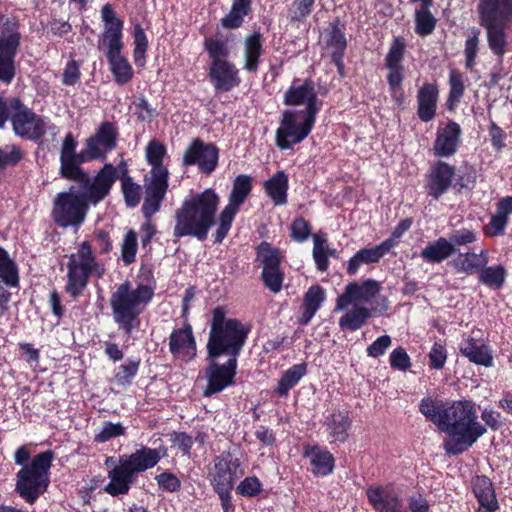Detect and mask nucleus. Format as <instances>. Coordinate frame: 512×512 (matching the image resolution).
<instances>
[{
    "label": "nucleus",
    "mask_w": 512,
    "mask_h": 512,
    "mask_svg": "<svg viewBox=\"0 0 512 512\" xmlns=\"http://www.w3.org/2000/svg\"><path fill=\"white\" fill-rule=\"evenodd\" d=\"M477 419V410L471 401L447 402L439 428L448 435L444 441L446 453L457 455L468 450L486 432Z\"/></svg>",
    "instance_id": "f257e3e1"
},
{
    "label": "nucleus",
    "mask_w": 512,
    "mask_h": 512,
    "mask_svg": "<svg viewBox=\"0 0 512 512\" xmlns=\"http://www.w3.org/2000/svg\"><path fill=\"white\" fill-rule=\"evenodd\" d=\"M219 201V196L212 189L187 196L175 211L173 235L177 238L192 236L199 240L206 239L215 224Z\"/></svg>",
    "instance_id": "f03ea898"
},
{
    "label": "nucleus",
    "mask_w": 512,
    "mask_h": 512,
    "mask_svg": "<svg viewBox=\"0 0 512 512\" xmlns=\"http://www.w3.org/2000/svg\"><path fill=\"white\" fill-rule=\"evenodd\" d=\"M154 295L148 285L133 288L125 282L118 285L110 296V306L115 323L130 334L139 325L138 317L145 310Z\"/></svg>",
    "instance_id": "7ed1b4c3"
},
{
    "label": "nucleus",
    "mask_w": 512,
    "mask_h": 512,
    "mask_svg": "<svg viewBox=\"0 0 512 512\" xmlns=\"http://www.w3.org/2000/svg\"><path fill=\"white\" fill-rule=\"evenodd\" d=\"M478 13L490 50L502 57L508 46L506 30L512 23V0H479Z\"/></svg>",
    "instance_id": "20e7f679"
},
{
    "label": "nucleus",
    "mask_w": 512,
    "mask_h": 512,
    "mask_svg": "<svg viewBox=\"0 0 512 512\" xmlns=\"http://www.w3.org/2000/svg\"><path fill=\"white\" fill-rule=\"evenodd\" d=\"M247 333L248 330L238 320L225 317L223 308H215L207 343L208 356L214 359L221 354H226L230 358L237 359Z\"/></svg>",
    "instance_id": "39448f33"
},
{
    "label": "nucleus",
    "mask_w": 512,
    "mask_h": 512,
    "mask_svg": "<svg viewBox=\"0 0 512 512\" xmlns=\"http://www.w3.org/2000/svg\"><path fill=\"white\" fill-rule=\"evenodd\" d=\"M60 174L69 180L80 183L82 190H86L93 205L102 201L110 192L117 179V170L112 164H105L94 178L83 172L79 158L60 159Z\"/></svg>",
    "instance_id": "423d86ee"
},
{
    "label": "nucleus",
    "mask_w": 512,
    "mask_h": 512,
    "mask_svg": "<svg viewBox=\"0 0 512 512\" xmlns=\"http://www.w3.org/2000/svg\"><path fill=\"white\" fill-rule=\"evenodd\" d=\"M166 154L164 145L157 141H150L146 147V159L152 165L151 176L146 178L145 199L142 206L143 213L150 217L156 213L168 188V170L162 165Z\"/></svg>",
    "instance_id": "0eeeda50"
},
{
    "label": "nucleus",
    "mask_w": 512,
    "mask_h": 512,
    "mask_svg": "<svg viewBox=\"0 0 512 512\" xmlns=\"http://www.w3.org/2000/svg\"><path fill=\"white\" fill-rule=\"evenodd\" d=\"M52 459L51 451L42 452L18 472L16 490L28 503H33L46 490Z\"/></svg>",
    "instance_id": "6e6552de"
},
{
    "label": "nucleus",
    "mask_w": 512,
    "mask_h": 512,
    "mask_svg": "<svg viewBox=\"0 0 512 512\" xmlns=\"http://www.w3.org/2000/svg\"><path fill=\"white\" fill-rule=\"evenodd\" d=\"M89 204L93 203L86 190L71 187L55 196L52 217L61 227L79 226L85 220Z\"/></svg>",
    "instance_id": "1a4fd4ad"
},
{
    "label": "nucleus",
    "mask_w": 512,
    "mask_h": 512,
    "mask_svg": "<svg viewBox=\"0 0 512 512\" xmlns=\"http://www.w3.org/2000/svg\"><path fill=\"white\" fill-rule=\"evenodd\" d=\"M93 272L100 277L104 274V268L95 261L88 242H83L78 251L70 256L66 292L74 298L80 296Z\"/></svg>",
    "instance_id": "9d476101"
},
{
    "label": "nucleus",
    "mask_w": 512,
    "mask_h": 512,
    "mask_svg": "<svg viewBox=\"0 0 512 512\" xmlns=\"http://www.w3.org/2000/svg\"><path fill=\"white\" fill-rule=\"evenodd\" d=\"M316 116L295 109L282 112L280 126L276 130V144L281 150L292 148L302 142L311 132Z\"/></svg>",
    "instance_id": "9b49d317"
},
{
    "label": "nucleus",
    "mask_w": 512,
    "mask_h": 512,
    "mask_svg": "<svg viewBox=\"0 0 512 512\" xmlns=\"http://www.w3.org/2000/svg\"><path fill=\"white\" fill-rule=\"evenodd\" d=\"M252 179L248 175H238L229 196V202L222 210L219 217V226L215 233V242L220 243L231 228L234 216L239 211L252 189Z\"/></svg>",
    "instance_id": "f8f14e48"
},
{
    "label": "nucleus",
    "mask_w": 512,
    "mask_h": 512,
    "mask_svg": "<svg viewBox=\"0 0 512 512\" xmlns=\"http://www.w3.org/2000/svg\"><path fill=\"white\" fill-rule=\"evenodd\" d=\"M118 132L110 122H103L93 135L86 139L80 152L81 161L104 159L116 147Z\"/></svg>",
    "instance_id": "ddd939ff"
},
{
    "label": "nucleus",
    "mask_w": 512,
    "mask_h": 512,
    "mask_svg": "<svg viewBox=\"0 0 512 512\" xmlns=\"http://www.w3.org/2000/svg\"><path fill=\"white\" fill-rule=\"evenodd\" d=\"M244 474L239 458L230 453L216 457L210 471V482L215 491L232 490L236 479Z\"/></svg>",
    "instance_id": "4468645a"
},
{
    "label": "nucleus",
    "mask_w": 512,
    "mask_h": 512,
    "mask_svg": "<svg viewBox=\"0 0 512 512\" xmlns=\"http://www.w3.org/2000/svg\"><path fill=\"white\" fill-rule=\"evenodd\" d=\"M10 107L15 110L11 121L17 135L28 139H37L44 134L47 125L42 118L22 106L17 99L10 101Z\"/></svg>",
    "instance_id": "2eb2a0df"
},
{
    "label": "nucleus",
    "mask_w": 512,
    "mask_h": 512,
    "mask_svg": "<svg viewBox=\"0 0 512 512\" xmlns=\"http://www.w3.org/2000/svg\"><path fill=\"white\" fill-rule=\"evenodd\" d=\"M101 19L104 23L101 42L106 57L121 54L124 46L122 41L123 22L117 17L111 4L107 3L102 7Z\"/></svg>",
    "instance_id": "dca6fc26"
},
{
    "label": "nucleus",
    "mask_w": 512,
    "mask_h": 512,
    "mask_svg": "<svg viewBox=\"0 0 512 512\" xmlns=\"http://www.w3.org/2000/svg\"><path fill=\"white\" fill-rule=\"evenodd\" d=\"M284 103L288 106H303L304 110L298 111L313 116L317 115L322 106L315 85L310 80L293 83L285 92Z\"/></svg>",
    "instance_id": "f3484780"
},
{
    "label": "nucleus",
    "mask_w": 512,
    "mask_h": 512,
    "mask_svg": "<svg viewBox=\"0 0 512 512\" xmlns=\"http://www.w3.org/2000/svg\"><path fill=\"white\" fill-rule=\"evenodd\" d=\"M236 368V358H229L228 361L222 365L212 360L206 369L208 383L203 395L206 397L211 396L232 385L236 374Z\"/></svg>",
    "instance_id": "a211bd4d"
},
{
    "label": "nucleus",
    "mask_w": 512,
    "mask_h": 512,
    "mask_svg": "<svg viewBox=\"0 0 512 512\" xmlns=\"http://www.w3.org/2000/svg\"><path fill=\"white\" fill-rule=\"evenodd\" d=\"M379 290L380 286L374 280H366L361 284L349 283L345 287V291L337 298L335 310H344L349 305L366 304L379 293Z\"/></svg>",
    "instance_id": "6ab92c4d"
},
{
    "label": "nucleus",
    "mask_w": 512,
    "mask_h": 512,
    "mask_svg": "<svg viewBox=\"0 0 512 512\" xmlns=\"http://www.w3.org/2000/svg\"><path fill=\"white\" fill-rule=\"evenodd\" d=\"M218 150L212 144L205 145L196 139L186 149L183 155V164L186 166L197 164L199 169L210 174L217 166Z\"/></svg>",
    "instance_id": "aec40b11"
},
{
    "label": "nucleus",
    "mask_w": 512,
    "mask_h": 512,
    "mask_svg": "<svg viewBox=\"0 0 512 512\" xmlns=\"http://www.w3.org/2000/svg\"><path fill=\"white\" fill-rule=\"evenodd\" d=\"M19 46L17 33L0 37V81L10 83L15 75L14 56Z\"/></svg>",
    "instance_id": "412c9836"
},
{
    "label": "nucleus",
    "mask_w": 512,
    "mask_h": 512,
    "mask_svg": "<svg viewBox=\"0 0 512 512\" xmlns=\"http://www.w3.org/2000/svg\"><path fill=\"white\" fill-rule=\"evenodd\" d=\"M209 77L216 91H230L240 83L238 70L229 61L212 62Z\"/></svg>",
    "instance_id": "4be33fe9"
},
{
    "label": "nucleus",
    "mask_w": 512,
    "mask_h": 512,
    "mask_svg": "<svg viewBox=\"0 0 512 512\" xmlns=\"http://www.w3.org/2000/svg\"><path fill=\"white\" fill-rule=\"evenodd\" d=\"M369 503L377 512H403L404 502L393 489L370 487L367 490Z\"/></svg>",
    "instance_id": "5701e85b"
},
{
    "label": "nucleus",
    "mask_w": 512,
    "mask_h": 512,
    "mask_svg": "<svg viewBox=\"0 0 512 512\" xmlns=\"http://www.w3.org/2000/svg\"><path fill=\"white\" fill-rule=\"evenodd\" d=\"M169 350L174 357L184 361L192 360L195 357L196 343L190 325L176 329L171 333L169 338Z\"/></svg>",
    "instance_id": "b1692460"
},
{
    "label": "nucleus",
    "mask_w": 512,
    "mask_h": 512,
    "mask_svg": "<svg viewBox=\"0 0 512 512\" xmlns=\"http://www.w3.org/2000/svg\"><path fill=\"white\" fill-rule=\"evenodd\" d=\"M460 134V126L455 122H449L444 127H439L433 146L435 155L438 157L454 155L460 143Z\"/></svg>",
    "instance_id": "393cba45"
},
{
    "label": "nucleus",
    "mask_w": 512,
    "mask_h": 512,
    "mask_svg": "<svg viewBox=\"0 0 512 512\" xmlns=\"http://www.w3.org/2000/svg\"><path fill=\"white\" fill-rule=\"evenodd\" d=\"M455 168L445 162H437L432 166L427 183L428 194L438 199L451 185Z\"/></svg>",
    "instance_id": "a878e982"
},
{
    "label": "nucleus",
    "mask_w": 512,
    "mask_h": 512,
    "mask_svg": "<svg viewBox=\"0 0 512 512\" xmlns=\"http://www.w3.org/2000/svg\"><path fill=\"white\" fill-rule=\"evenodd\" d=\"M395 246L394 239H387L381 244L358 251L348 262L347 273L354 275L362 264L378 262L392 247Z\"/></svg>",
    "instance_id": "bb28decb"
},
{
    "label": "nucleus",
    "mask_w": 512,
    "mask_h": 512,
    "mask_svg": "<svg viewBox=\"0 0 512 512\" xmlns=\"http://www.w3.org/2000/svg\"><path fill=\"white\" fill-rule=\"evenodd\" d=\"M122 461L134 474L154 467L161 459L160 450L142 447L129 456H122Z\"/></svg>",
    "instance_id": "cd10ccee"
},
{
    "label": "nucleus",
    "mask_w": 512,
    "mask_h": 512,
    "mask_svg": "<svg viewBox=\"0 0 512 512\" xmlns=\"http://www.w3.org/2000/svg\"><path fill=\"white\" fill-rule=\"evenodd\" d=\"M460 352L471 362L490 367L493 364V357L488 346L478 343L472 337H466L460 344Z\"/></svg>",
    "instance_id": "c85d7f7f"
},
{
    "label": "nucleus",
    "mask_w": 512,
    "mask_h": 512,
    "mask_svg": "<svg viewBox=\"0 0 512 512\" xmlns=\"http://www.w3.org/2000/svg\"><path fill=\"white\" fill-rule=\"evenodd\" d=\"M437 99L438 90L436 85L426 83L420 88L417 100L418 115L422 121L428 122L434 118L437 106Z\"/></svg>",
    "instance_id": "c756f323"
},
{
    "label": "nucleus",
    "mask_w": 512,
    "mask_h": 512,
    "mask_svg": "<svg viewBox=\"0 0 512 512\" xmlns=\"http://www.w3.org/2000/svg\"><path fill=\"white\" fill-rule=\"evenodd\" d=\"M134 475L120 458L119 465L109 472L110 482L106 487V491L113 496L127 493Z\"/></svg>",
    "instance_id": "7c9ffc66"
},
{
    "label": "nucleus",
    "mask_w": 512,
    "mask_h": 512,
    "mask_svg": "<svg viewBox=\"0 0 512 512\" xmlns=\"http://www.w3.org/2000/svg\"><path fill=\"white\" fill-rule=\"evenodd\" d=\"M488 263V254L485 250L479 253L466 252L459 255L452 261L453 267L461 273L472 275L479 273Z\"/></svg>",
    "instance_id": "2f4dec72"
},
{
    "label": "nucleus",
    "mask_w": 512,
    "mask_h": 512,
    "mask_svg": "<svg viewBox=\"0 0 512 512\" xmlns=\"http://www.w3.org/2000/svg\"><path fill=\"white\" fill-rule=\"evenodd\" d=\"M350 425L349 414L344 410L334 411L325 421L326 431L334 441H345Z\"/></svg>",
    "instance_id": "473e14b6"
},
{
    "label": "nucleus",
    "mask_w": 512,
    "mask_h": 512,
    "mask_svg": "<svg viewBox=\"0 0 512 512\" xmlns=\"http://www.w3.org/2000/svg\"><path fill=\"white\" fill-rule=\"evenodd\" d=\"M304 455L310 459L311 470L314 474L325 476L332 472L334 459L327 450L319 447L307 448Z\"/></svg>",
    "instance_id": "72a5a7b5"
},
{
    "label": "nucleus",
    "mask_w": 512,
    "mask_h": 512,
    "mask_svg": "<svg viewBox=\"0 0 512 512\" xmlns=\"http://www.w3.org/2000/svg\"><path fill=\"white\" fill-rule=\"evenodd\" d=\"M456 248L453 247L451 242H448L447 238H439L436 241L429 243L421 252V257L430 263H440L447 259L453 253Z\"/></svg>",
    "instance_id": "f704fd0d"
},
{
    "label": "nucleus",
    "mask_w": 512,
    "mask_h": 512,
    "mask_svg": "<svg viewBox=\"0 0 512 512\" xmlns=\"http://www.w3.org/2000/svg\"><path fill=\"white\" fill-rule=\"evenodd\" d=\"M325 300V291L319 285L311 286L304 296L303 312L300 317L302 324H307Z\"/></svg>",
    "instance_id": "c9c22d12"
},
{
    "label": "nucleus",
    "mask_w": 512,
    "mask_h": 512,
    "mask_svg": "<svg viewBox=\"0 0 512 512\" xmlns=\"http://www.w3.org/2000/svg\"><path fill=\"white\" fill-rule=\"evenodd\" d=\"M266 193L276 205H283L287 201L288 177L283 171H278L264 184Z\"/></svg>",
    "instance_id": "e433bc0d"
},
{
    "label": "nucleus",
    "mask_w": 512,
    "mask_h": 512,
    "mask_svg": "<svg viewBox=\"0 0 512 512\" xmlns=\"http://www.w3.org/2000/svg\"><path fill=\"white\" fill-rule=\"evenodd\" d=\"M262 41L259 33H254L245 39L244 43V69L248 72H256L259 58L262 54Z\"/></svg>",
    "instance_id": "4c0bfd02"
},
{
    "label": "nucleus",
    "mask_w": 512,
    "mask_h": 512,
    "mask_svg": "<svg viewBox=\"0 0 512 512\" xmlns=\"http://www.w3.org/2000/svg\"><path fill=\"white\" fill-rule=\"evenodd\" d=\"M474 493L477 497L480 508H498V503L494 494L492 483L486 476H479L475 479Z\"/></svg>",
    "instance_id": "58836bf2"
},
{
    "label": "nucleus",
    "mask_w": 512,
    "mask_h": 512,
    "mask_svg": "<svg viewBox=\"0 0 512 512\" xmlns=\"http://www.w3.org/2000/svg\"><path fill=\"white\" fill-rule=\"evenodd\" d=\"M306 371L307 366L304 363L293 365L286 370L278 381L276 393L280 396H287L289 390L298 384Z\"/></svg>",
    "instance_id": "ea45409f"
},
{
    "label": "nucleus",
    "mask_w": 512,
    "mask_h": 512,
    "mask_svg": "<svg viewBox=\"0 0 512 512\" xmlns=\"http://www.w3.org/2000/svg\"><path fill=\"white\" fill-rule=\"evenodd\" d=\"M107 59L115 82L119 85H125L130 82L134 71L128 60L122 54L111 56Z\"/></svg>",
    "instance_id": "a19ab883"
},
{
    "label": "nucleus",
    "mask_w": 512,
    "mask_h": 512,
    "mask_svg": "<svg viewBox=\"0 0 512 512\" xmlns=\"http://www.w3.org/2000/svg\"><path fill=\"white\" fill-rule=\"evenodd\" d=\"M446 407L447 402L443 403L430 396L423 398L419 403V411L421 414L424 415L427 420L433 422L438 428H440Z\"/></svg>",
    "instance_id": "79ce46f5"
},
{
    "label": "nucleus",
    "mask_w": 512,
    "mask_h": 512,
    "mask_svg": "<svg viewBox=\"0 0 512 512\" xmlns=\"http://www.w3.org/2000/svg\"><path fill=\"white\" fill-rule=\"evenodd\" d=\"M507 276V271L502 265L484 267L479 271V281L493 289L501 288Z\"/></svg>",
    "instance_id": "37998d69"
},
{
    "label": "nucleus",
    "mask_w": 512,
    "mask_h": 512,
    "mask_svg": "<svg viewBox=\"0 0 512 512\" xmlns=\"http://www.w3.org/2000/svg\"><path fill=\"white\" fill-rule=\"evenodd\" d=\"M369 317V309L362 306H354L353 309L347 311L339 319V325L341 328H347L353 331L358 330L365 324Z\"/></svg>",
    "instance_id": "c03bdc74"
},
{
    "label": "nucleus",
    "mask_w": 512,
    "mask_h": 512,
    "mask_svg": "<svg viewBox=\"0 0 512 512\" xmlns=\"http://www.w3.org/2000/svg\"><path fill=\"white\" fill-rule=\"evenodd\" d=\"M0 279L11 287H17L19 284L17 267L2 247H0Z\"/></svg>",
    "instance_id": "a18cd8bd"
},
{
    "label": "nucleus",
    "mask_w": 512,
    "mask_h": 512,
    "mask_svg": "<svg viewBox=\"0 0 512 512\" xmlns=\"http://www.w3.org/2000/svg\"><path fill=\"white\" fill-rule=\"evenodd\" d=\"M313 258L318 270L325 271L328 268V256L335 253L334 249H330L325 238L314 235L313 236Z\"/></svg>",
    "instance_id": "49530a36"
},
{
    "label": "nucleus",
    "mask_w": 512,
    "mask_h": 512,
    "mask_svg": "<svg viewBox=\"0 0 512 512\" xmlns=\"http://www.w3.org/2000/svg\"><path fill=\"white\" fill-rule=\"evenodd\" d=\"M257 258L260 261L263 270L279 269L280 253L270 244L263 242L258 246Z\"/></svg>",
    "instance_id": "de8ad7c7"
},
{
    "label": "nucleus",
    "mask_w": 512,
    "mask_h": 512,
    "mask_svg": "<svg viewBox=\"0 0 512 512\" xmlns=\"http://www.w3.org/2000/svg\"><path fill=\"white\" fill-rule=\"evenodd\" d=\"M480 43V30L476 27H472L468 31V36L465 41L464 55L465 65L467 68L472 69L475 65V60L478 54Z\"/></svg>",
    "instance_id": "09e8293b"
},
{
    "label": "nucleus",
    "mask_w": 512,
    "mask_h": 512,
    "mask_svg": "<svg viewBox=\"0 0 512 512\" xmlns=\"http://www.w3.org/2000/svg\"><path fill=\"white\" fill-rule=\"evenodd\" d=\"M416 33L420 36L431 34L436 25V19L429 11V6H422L416 11Z\"/></svg>",
    "instance_id": "8fccbe9b"
},
{
    "label": "nucleus",
    "mask_w": 512,
    "mask_h": 512,
    "mask_svg": "<svg viewBox=\"0 0 512 512\" xmlns=\"http://www.w3.org/2000/svg\"><path fill=\"white\" fill-rule=\"evenodd\" d=\"M205 49L208 52L210 58H212V62H216L217 60L226 61L225 58L230 54L228 42L224 40L213 38L206 39Z\"/></svg>",
    "instance_id": "3c124183"
},
{
    "label": "nucleus",
    "mask_w": 512,
    "mask_h": 512,
    "mask_svg": "<svg viewBox=\"0 0 512 512\" xmlns=\"http://www.w3.org/2000/svg\"><path fill=\"white\" fill-rule=\"evenodd\" d=\"M137 252V235L135 231L129 230L125 234L121 244V257L125 265L135 261Z\"/></svg>",
    "instance_id": "603ef678"
},
{
    "label": "nucleus",
    "mask_w": 512,
    "mask_h": 512,
    "mask_svg": "<svg viewBox=\"0 0 512 512\" xmlns=\"http://www.w3.org/2000/svg\"><path fill=\"white\" fill-rule=\"evenodd\" d=\"M450 92L448 97L449 108L458 103L464 93V81L462 75L456 70H452L449 76Z\"/></svg>",
    "instance_id": "864d4df0"
},
{
    "label": "nucleus",
    "mask_w": 512,
    "mask_h": 512,
    "mask_svg": "<svg viewBox=\"0 0 512 512\" xmlns=\"http://www.w3.org/2000/svg\"><path fill=\"white\" fill-rule=\"evenodd\" d=\"M138 367L139 362L137 361H129L127 364L119 366L114 376V382L121 386L129 385L135 377Z\"/></svg>",
    "instance_id": "5fc2aeb1"
},
{
    "label": "nucleus",
    "mask_w": 512,
    "mask_h": 512,
    "mask_svg": "<svg viewBox=\"0 0 512 512\" xmlns=\"http://www.w3.org/2000/svg\"><path fill=\"white\" fill-rule=\"evenodd\" d=\"M122 191L128 206L134 207L140 201L141 187L128 176L122 178Z\"/></svg>",
    "instance_id": "6e6d98bb"
},
{
    "label": "nucleus",
    "mask_w": 512,
    "mask_h": 512,
    "mask_svg": "<svg viewBox=\"0 0 512 512\" xmlns=\"http://www.w3.org/2000/svg\"><path fill=\"white\" fill-rule=\"evenodd\" d=\"M389 73L387 75L388 84L392 90V95L400 102L402 97L401 84L404 79L403 66L387 67Z\"/></svg>",
    "instance_id": "4d7b16f0"
},
{
    "label": "nucleus",
    "mask_w": 512,
    "mask_h": 512,
    "mask_svg": "<svg viewBox=\"0 0 512 512\" xmlns=\"http://www.w3.org/2000/svg\"><path fill=\"white\" fill-rule=\"evenodd\" d=\"M125 434V427L120 423L104 422L99 432L95 435V441L104 443L114 437Z\"/></svg>",
    "instance_id": "13d9d810"
},
{
    "label": "nucleus",
    "mask_w": 512,
    "mask_h": 512,
    "mask_svg": "<svg viewBox=\"0 0 512 512\" xmlns=\"http://www.w3.org/2000/svg\"><path fill=\"white\" fill-rule=\"evenodd\" d=\"M328 45L332 49H334L332 52V57H333L334 61L337 63V65H339V61H340L343 51L345 50L346 45H347L344 33H342L340 30L334 28L330 32Z\"/></svg>",
    "instance_id": "bf43d9fd"
},
{
    "label": "nucleus",
    "mask_w": 512,
    "mask_h": 512,
    "mask_svg": "<svg viewBox=\"0 0 512 512\" xmlns=\"http://www.w3.org/2000/svg\"><path fill=\"white\" fill-rule=\"evenodd\" d=\"M406 44L405 42L400 39L396 38L393 43L391 44V47L389 49V52L386 56V66L387 67H393V66H403L401 64L405 52Z\"/></svg>",
    "instance_id": "052dcab7"
},
{
    "label": "nucleus",
    "mask_w": 512,
    "mask_h": 512,
    "mask_svg": "<svg viewBox=\"0 0 512 512\" xmlns=\"http://www.w3.org/2000/svg\"><path fill=\"white\" fill-rule=\"evenodd\" d=\"M476 240V232L466 228L452 231L448 238V242H451L454 248H456V246H467Z\"/></svg>",
    "instance_id": "680f3d73"
},
{
    "label": "nucleus",
    "mask_w": 512,
    "mask_h": 512,
    "mask_svg": "<svg viewBox=\"0 0 512 512\" xmlns=\"http://www.w3.org/2000/svg\"><path fill=\"white\" fill-rule=\"evenodd\" d=\"M249 7L240 6L233 2L230 13L223 18L222 22L225 27L236 28L241 25L243 17L247 14Z\"/></svg>",
    "instance_id": "e2e57ef3"
},
{
    "label": "nucleus",
    "mask_w": 512,
    "mask_h": 512,
    "mask_svg": "<svg viewBox=\"0 0 512 512\" xmlns=\"http://www.w3.org/2000/svg\"><path fill=\"white\" fill-rule=\"evenodd\" d=\"M262 278L265 286L269 288L273 293H277L281 290L283 273L280 271V269L262 270Z\"/></svg>",
    "instance_id": "0e129e2a"
},
{
    "label": "nucleus",
    "mask_w": 512,
    "mask_h": 512,
    "mask_svg": "<svg viewBox=\"0 0 512 512\" xmlns=\"http://www.w3.org/2000/svg\"><path fill=\"white\" fill-rule=\"evenodd\" d=\"M261 491V483L256 477L245 478L237 487V492L246 497H253Z\"/></svg>",
    "instance_id": "69168bd1"
},
{
    "label": "nucleus",
    "mask_w": 512,
    "mask_h": 512,
    "mask_svg": "<svg viewBox=\"0 0 512 512\" xmlns=\"http://www.w3.org/2000/svg\"><path fill=\"white\" fill-rule=\"evenodd\" d=\"M390 364L393 368L401 371L407 370L411 365L410 358L403 348H396L392 351L390 354Z\"/></svg>",
    "instance_id": "338daca9"
},
{
    "label": "nucleus",
    "mask_w": 512,
    "mask_h": 512,
    "mask_svg": "<svg viewBox=\"0 0 512 512\" xmlns=\"http://www.w3.org/2000/svg\"><path fill=\"white\" fill-rule=\"evenodd\" d=\"M429 504L427 500L420 494L412 495L404 504L403 512H428Z\"/></svg>",
    "instance_id": "774afa93"
}]
</instances>
